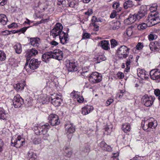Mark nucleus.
Returning a JSON list of instances; mask_svg holds the SVG:
<instances>
[{
  "label": "nucleus",
  "instance_id": "obj_1",
  "mask_svg": "<svg viewBox=\"0 0 160 160\" xmlns=\"http://www.w3.org/2000/svg\"><path fill=\"white\" fill-rule=\"evenodd\" d=\"M48 123L44 125H37L34 126L33 129L35 134L37 135H43L42 138L44 140H48L49 134L47 133L48 130L50 128Z\"/></svg>",
  "mask_w": 160,
  "mask_h": 160
},
{
  "label": "nucleus",
  "instance_id": "obj_2",
  "mask_svg": "<svg viewBox=\"0 0 160 160\" xmlns=\"http://www.w3.org/2000/svg\"><path fill=\"white\" fill-rule=\"evenodd\" d=\"M156 8L151 12L148 14L147 24L148 26H154L160 22V17L159 13L156 12Z\"/></svg>",
  "mask_w": 160,
  "mask_h": 160
},
{
  "label": "nucleus",
  "instance_id": "obj_3",
  "mask_svg": "<svg viewBox=\"0 0 160 160\" xmlns=\"http://www.w3.org/2000/svg\"><path fill=\"white\" fill-rule=\"evenodd\" d=\"M129 49L125 46H122L117 50V55L120 59L126 58L128 55Z\"/></svg>",
  "mask_w": 160,
  "mask_h": 160
},
{
  "label": "nucleus",
  "instance_id": "obj_4",
  "mask_svg": "<svg viewBox=\"0 0 160 160\" xmlns=\"http://www.w3.org/2000/svg\"><path fill=\"white\" fill-rule=\"evenodd\" d=\"M63 27L62 24L60 23H57L55 25L54 28L50 31V34L53 38H55L57 36L60 35L62 32Z\"/></svg>",
  "mask_w": 160,
  "mask_h": 160
},
{
  "label": "nucleus",
  "instance_id": "obj_5",
  "mask_svg": "<svg viewBox=\"0 0 160 160\" xmlns=\"http://www.w3.org/2000/svg\"><path fill=\"white\" fill-rule=\"evenodd\" d=\"M16 138H13L11 140V143L13 146L17 148H20L25 143L24 138H22L20 136H15Z\"/></svg>",
  "mask_w": 160,
  "mask_h": 160
},
{
  "label": "nucleus",
  "instance_id": "obj_6",
  "mask_svg": "<svg viewBox=\"0 0 160 160\" xmlns=\"http://www.w3.org/2000/svg\"><path fill=\"white\" fill-rule=\"evenodd\" d=\"M89 78L90 82L94 83L99 82L102 79V75L97 72H92L89 75Z\"/></svg>",
  "mask_w": 160,
  "mask_h": 160
},
{
  "label": "nucleus",
  "instance_id": "obj_7",
  "mask_svg": "<svg viewBox=\"0 0 160 160\" xmlns=\"http://www.w3.org/2000/svg\"><path fill=\"white\" fill-rule=\"evenodd\" d=\"M155 98L152 96H148L145 95L142 97L141 99L142 103L146 107L151 106L153 104Z\"/></svg>",
  "mask_w": 160,
  "mask_h": 160
},
{
  "label": "nucleus",
  "instance_id": "obj_8",
  "mask_svg": "<svg viewBox=\"0 0 160 160\" xmlns=\"http://www.w3.org/2000/svg\"><path fill=\"white\" fill-rule=\"evenodd\" d=\"M151 78L157 82H160V70L158 69L151 70L150 72Z\"/></svg>",
  "mask_w": 160,
  "mask_h": 160
},
{
  "label": "nucleus",
  "instance_id": "obj_9",
  "mask_svg": "<svg viewBox=\"0 0 160 160\" xmlns=\"http://www.w3.org/2000/svg\"><path fill=\"white\" fill-rule=\"evenodd\" d=\"M23 103V100L19 95L14 96L13 99V104L15 108L20 107Z\"/></svg>",
  "mask_w": 160,
  "mask_h": 160
},
{
  "label": "nucleus",
  "instance_id": "obj_10",
  "mask_svg": "<svg viewBox=\"0 0 160 160\" xmlns=\"http://www.w3.org/2000/svg\"><path fill=\"white\" fill-rule=\"evenodd\" d=\"M49 122L52 126H56L59 125L60 123V120L58 115L55 114H50L48 118Z\"/></svg>",
  "mask_w": 160,
  "mask_h": 160
},
{
  "label": "nucleus",
  "instance_id": "obj_11",
  "mask_svg": "<svg viewBox=\"0 0 160 160\" xmlns=\"http://www.w3.org/2000/svg\"><path fill=\"white\" fill-rule=\"evenodd\" d=\"M139 19L137 14H130L128 18L124 20V22L126 24L129 25L134 23L137 20Z\"/></svg>",
  "mask_w": 160,
  "mask_h": 160
},
{
  "label": "nucleus",
  "instance_id": "obj_12",
  "mask_svg": "<svg viewBox=\"0 0 160 160\" xmlns=\"http://www.w3.org/2000/svg\"><path fill=\"white\" fill-rule=\"evenodd\" d=\"M66 66L69 72L76 71L78 70L76 62L72 61H68L67 63Z\"/></svg>",
  "mask_w": 160,
  "mask_h": 160
},
{
  "label": "nucleus",
  "instance_id": "obj_13",
  "mask_svg": "<svg viewBox=\"0 0 160 160\" xmlns=\"http://www.w3.org/2000/svg\"><path fill=\"white\" fill-rule=\"evenodd\" d=\"M52 52V58L58 60H60L62 59L63 53L61 50L59 49H56Z\"/></svg>",
  "mask_w": 160,
  "mask_h": 160
},
{
  "label": "nucleus",
  "instance_id": "obj_14",
  "mask_svg": "<svg viewBox=\"0 0 160 160\" xmlns=\"http://www.w3.org/2000/svg\"><path fill=\"white\" fill-rule=\"evenodd\" d=\"M147 14V7L146 6H141L139 11L137 14L139 19H141L145 16Z\"/></svg>",
  "mask_w": 160,
  "mask_h": 160
},
{
  "label": "nucleus",
  "instance_id": "obj_15",
  "mask_svg": "<svg viewBox=\"0 0 160 160\" xmlns=\"http://www.w3.org/2000/svg\"><path fill=\"white\" fill-rule=\"evenodd\" d=\"M40 63V62L37 59H32L30 61L29 66L30 69L34 70L38 67Z\"/></svg>",
  "mask_w": 160,
  "mask_h": 160
},
{
  "label": "nucleus",
  "instance_id": "obj_16",
  "mask_svg": "<svg viewBox=\"0 0 160 160\" xmlns=\"http://www.w3.org/2000/svg\"><path fill=\"white\" fill-rule=\"evenodd\" d=\"M120 26V22L118 21H112L109 23L108 28L110 29L116 30L118 29Z\"/></svg>",
  "mask_w": 160,
  "mask_h": 160
},
{
  "label": "nucleus",
  "instance_id": "obj_17",
  "mask_svg": "<svg viewBox=\"0 0 160 160\" xmlns=\"http://www.w3.org/2000/svg\"><path fill=\"white\" fill-rule=\"evenodd\" d=\"M65 132L67 133H72L75 131V128L73 125L70 123L65 124Z\"/></svg>",
  "mask_w": 160,
  "mask_h": 160
},
{
  "label": "nucleus",
  "instance_id": "obj_18",
  "mask_svg": "<svg viewBox=\"0 0 160 160\" xmlns=\"http://www.w3.org/2000/svg\"><path fill=\"white\" fill-rule=\"evenodd\" d=\"M52 58V52H48L43 54L42 57V60L47 63L48 62L49 60Z\"/></svg>",
  "mask_w": 160,
  "mask_h": 160
},
{
  "label": "nucleus",
  "instance_id": "obj_19",
  "mask_svg": "<svg viewBox=\"0 0 160 160\" xmlns=\"http://www.w3.org/2000/svg\"><path fill=\"white\" fill-rule=\"evenodd\" d=\"M38 53V51L34 48L28 50L26 53V56L27 58H30L35 56Z\"/></svg>",
  "mask_w": 160,
  "mask_h": 160
},
{
  "label": "nucleus",
  "instance_id": "obj_20",
  "mask_svg": "<svg viewBox=\"0 0 160 160\" xmlns=\"http://www.w3.org/2000/svg\"><path fill=\"white\" fill-rule=\"evenodd\" d=\"M93 109V107L89 105H87L82 108V113L83 115H86L89 114Z\"/></svg>",
  "mask_w": 160,
  "mask_h": 160
},
{
  "label": "nucleus",
  "instance_id": "obj_21",
  "mask_svg": "<svg viewBox=\"0 0 160 160\" xmlns=\"http://www.w3.org/2000/svg\"><path fill=\"white\" fill-rule=\"evenodd\" d=\"M149 48L152 51H158L159 47V42L157 41H155L151 42L149 44Z\"/></svg>",
  "mask_w": 160,
  "mask_h": 160
},
{
  "label": "nucleus",
  "instance_id": "obj_22",
  "mask_svg": "<svg viewBox=\"0 0 160 160\" xmlns=\"http://www.w3.org/2000/svg\"><path fill=\"white\" fill-rule=\"evenodd\" d=\"M60 42L62 44H64L66 43L68 41V37L66 34L64 32H62V33L59 35Z\"/></svg>",
  "mask_w": 160,
  "mask_h": 160
},
{
  "label": "nucleus",
  "instance_id": "obj_23",
  "mask_svg": "<svg viewBox=\"0 0 160 160\" xmlns=\"http://www.w3.org/2000/svg\"><path fill=\"white\" fill-rule=\"evenodd\" d=\"M99 146L104 150L108 152L111 151L112 148L110 146L108 145L105 142L102 141L99 144Z\"/></svg>",
  "mask_w": 160,
  "mask_h": 160
},
{
  "label": "nucleus",
  "instance_id": "obj_24",
  "mask_svg": "<svg viewBox=\"0 0 160 160\" xmlns=\"http://www.w3.org/2000/svg\"><path fill=\"white\" fill-rule=\"evenodd\" d=\"M39 100L42 104H47L50 101V98L46 94L42 95L40 96Z\"/></svg>",
  "mask_w": 160,
  "mask_h": 160
},
{
  "label": "nucleus",
  "instance_id": "obj_25",
  "mask_svg": "<svg viewBox=\"0 0 160 160\" xmlns=\"http://www.w3.org/2000/svg\"><path fill=\"white\" fill-rule=\"evenodd\" d=\"M38 7L40 8L41 12L44 11L48 8L47 3L43 0L40 1L38 2Z\"/></svg>",
  "mask_w": 160,
  "mask_h": 160
},
{
  "label": "nucleus",
  "instance_id": "obj_26",
  "mask_svg": "<svg viewBox=\"0 0 160 160\" xmlns=\"http://www.w3.org/2000/svg\"><path fill=\"white\" fill-rule=\"evenodd\" d=\"M37 158L36 154L31 151H29L27 154V160H35Z\"/></svg>",
  "mask_w": 160,
  "mask_h": 160
},
{
  "label": "nucleus",
  "instance_id": "obj_27",
  "mask_svg": "<svg viewBox=\"0 0 160 160\" xmlns=\"http://www.w3.org/2000/svg\"><path fill=\"white\" fill-rule=\"evenodd\" d=\"M151 120H149V122H148V127L149 128H155L158 125L157 121L153 118H151Z\"/></svg>",
  "mask_w": 160,
  "mask_h": 160
},
{
  "label": "nucleus",
  "instance_id": "obj_28",
  "mask_svg": "<svg viewBox=\"0 0 160 160\" xmlns=\"http://www.w3.org/2000/svg\"><path fill=\"white\" fill-rule=\"evenodd\" d=\"M40 40L38 38H33L30 39L31 44L34 47H38L39 44Z\"/></svg>",
  "mask_w": 160,
  "mask_h": 160
},
{
  "label": "nucleus",
  "instance_id": "obj_29",
  "mask_svg": "<svg viewBox=\"0 0 160 160\" xmlns=\"http://www.w3.org/2000/svg\"><path fill=\"white\" fill-rule=\"evenodd\" d=\"M101 46L102 48L105 50L110 49L109 42L108 40H102L101 41Z\"/></svg>",
  "mask_w": 160,
  "mask_h": 160
},
{
  "label": "nucleus",
  "instance_id": "obj_30",
  "mask_svg": "<svg viewBox=\"0 0 160 160\" xmlns=\"http://www.w3.org/2000/svg\"><path fill=\"white\" fill-rule=\"evenodd\" d=\"M24 86V83H18L14 85V88L18 92L21 91L22 90Z\"/></svg>",
  "mask_w": 160,
  "mask_h": 160
},
{
  "label": "nucleus",
  "instance_id": "obj_31",
  "mask_svg": "<svg viewBox=\"0 0 160 160\" xmlns=\"http://www.w3.org/2000/svg\"><path fill=\"white\" fill-rule=\"evenodd\" d=\"M133 58V56L132 55L129 56L128 58L127 59V61L126 63V68L125 71L128 72V70H129L130 65L131 62H132V59Z\"/></svg>",
  "mask_w": 160,
  "mask_h": 160
},
{
  "label": "nucleus",
  "instance_id": "obj_32",
  "mask_svg": "<svg viewBox=\"0 0 160 160\" xmlns=\"http://www.w3.org/2000/svg\"><path fill=\"white\" fill-rule=\"evenodd\" d=\"M137 74L138 77L142 79H143L145 78L146 72L144 70H142L141 69H138L137 71Z\"/></svg>",
  "mask_w": 160,
  "mask_h": 160
},
{
  "label": "nucleus",
  "instance_id": "obj_33",
  "mask_svg": "<svg viewBox=\"0 0 160 160\" xmlns=\"http://www.w3.org/2000/svg\"><path fill=\"white\" fill-rule=\"evenodd\" d=\"M8 22L7 16L4 14H0V23L3 25H5Z\"/></svg>",
  "mask_w": 160,
  "mask_h": 160
},
{
  "label": "nucleus",
  "instance_id": "obj_34",
  "mask_svg": "<svg viewBox=\"0 0 160 160\" xmlns=\"http://www.w3.org/2000/svg\"><path fill=\"white\" fill-rule=\"evenodd\" d=\"M113 126L112 124L107 125L104 128V129L107 134H109L112 131Z\"/></svg>",
  "mask_w": 160,
  "mask_h": 160
},
{
  "label": "nucleus",
  "instance_id": "obj_35",
  "mask_svg": "<svg viewBox=\"0 0 160 160\" xmlns=\"http://www.w3.org/2000/svg\"><path fill=\"white\" fill-rule=\"evenodd\" d=\"M122 129L125 133H127L129 132L131 130L129 124L127 123L124 124L122 126Z\"/></svg>",
  "mask_w": 160,
  "mask_h": 160
},
{
  "label": "nucleus",
  "instance_id": "obj_36",
  "mask_svg": "<svg viewBox=\"0 0 160 160\" xmlns=\"http://www.w3.org/2000/svg\"><path fill=\"white\" fill-rule=\"evenodd\" d=\"M134 30L133 27L131 26L127 28L126 30V33L128 37L131 36L133 34Z\"/></svg>",
  "mask_w": 160,
  "mask_h": 160
},
{
  "label": "nucleus",
  "instance_id": "obj_37",
  "mask_svg": "<svg viewBox=\"0 0 160 160\" xmlns=\"http://www.w3.org/2000/svg\"><path fill=\"white\" fill-rule=\"evenodd\" d=\"M14 48L17 53L20 54L22 51L21 45L19 43L16 44L14 46Z\"/></svg>",
  "mask_w": 160,
  "mask_h": 160
},
{
  "label": "nucleus",
  "instance_id": "obj_38",
  "mask_svg": "<svg viewBox=\"0 0 160 160\" xmlns=\"http://www.w3.org/2000/svg\"><path fill=\"white\" fill-rule=\"evenodd\" d=\"M64 155L68 157H70L72 154V151L70 148L66 147L64 149Z\"/></svg>",
  "mask_w": 160,
  "mask_h": 160
},
{
  "label": "nucleus",
  "instance_id": "obj_39",
  "mask_svg": "<svg viewBox=\"0 0 160 160\" xmlns=\"http://www.w3.org/2000/svg\"><path fill=\"white\" fill-rule=\"evenodd\" d=\"M7 113L2 109L0 108V119L5 120L7 117Z\"/></svg>",
  "mask_w": 160,
  "mask_h": 160
},
{
  "label": "nucleus",
  "instance_id": "obj_40",
  "mask_svg": "<svg viewBox=\"0 0 160 160\" xmlns=\"http://www.w3.org/2000/svg\"><path fill=\"white\" fill-rule=\"evenodd\" d=\"M148 24L145 23H141L138 26V29L141 30L145 29L147 27Z\"/></svg>",
  "mask_w": 160,
  "mask_h": 160
},
{
  "label": "nucleus",
  "instance_id": "obj_41",
  "mask_svg": "<svg viewBox=\"0 0 160 160\" xmlns=\"http://www.w3.org/2000/svg\"><path fill=\"white\" fill-rule=\"evenodd\" d=\"M78 3L75 0H70L68 3V6L71 8H75L77 5Z\"/></svg>",
  "mask_w": 160,
  "mask_h": 160
},
{
  "label": "nucleus",
  "instance_id": "obj_42",
  "mask_svg": "<svg viewBox=\"0 0 160 160\" xmlns=\"http://www.w3.org/2000/svg\"><path fill=\"white\" fill-rule=\"evenodd\" d=\"M148 123H147V121H145V120H144L142 122L141 124V125L143 129L147 131H149L148 129L149 128L148 127Z\"/></svg>",
  "mask_w": 160,
  "mask_h": 160
},
{
  "label": "nucleus",
  "instance_id": "obj_43",
  "mask_svg": "<svg viewBox=\"0 0 160 160\" xmlns=\"http://www.w3.org/2000/svg\"><path fill=\"white\" fill-rule=\"evenodd\" d=\"M97 61L96 62V63H99L102 61L105 60L106 59V58L103 55L99 56L97 58Z\"/></svg>",
  "mask_w": 160,
  "mask_h": 160
},
{
  "label": "nucleus",
  "instance_id": "obj_44",
  "mask_svg": "<svg viewBox=\"0 0 160 160\" xmlns=\"http://www.w3.org/2000/svg\"><path fill=\"white\" fill-rule=\"evenodd\" d=\"M6 59L5 54L3 51L0 50V61H4Z\"/></svg>",
  "mask_w": 160,
  "mask_h": 160
},
{
  "label": "nucleus",
  "instance_id": "obj_45",
  "mask_svg": "<svg viewBox=\"0 0 160 160\" xmlns=\"http://www.w3.org/2000/svg\"><path fill=\"white\" fill-rule=\"evenodd\" d=\"M82 151L84 153L88 152L90 151L89 145L87 144H85L82 148Z\"/></svg>",
  "mask_w": 160,
  "mask_h": 160
},
{
  "label": "nucleus",
  "instance_id": "obj_46",
  "mask_svg": "<svg viewBox=\"0 0 160 160\" xmlns=\"http://www.w3.org/2000/svg\"><path fill=\"white\" fill-rule=\"evenodd\" d=\"M52 103L55 107L60 106L61 103V102L56 100L55 99H52Z\"/></svg>",
  "mask_w": 160,
  "mask_h": 160
},
{
  "label": "nucleus",
  "instance_id": "obj_47",
  "mask_svg": "<svg viewBox=\"0 0 160 160\" xmlns=\"http://www.w3.org/2000/svg\"><path fill=\"white\" fill-rule=\"evenodd\" d=\"M111 47L112 48H114L118 44L117 41L114 39H112L110 40Z\"/></svg>",
  "mask_w": 160,
  "mask_h": 160
},
{
  "label": "nucleus",
  "instance_id": "obj_48",
  "mask_svg": "<svg viewBox=\"0 0 160 160\" xmlns=\"http://www.w3.org/2000/svg\"><path fill=\"white\" fill-rule=\"evenodd\" d=\"M88 68L86 69L85 68L82 69V75L86 77L88 76L89 74L88 73Z\"/></svg>",
  "mask_w": 160,
  "mask_h": 160
},
{
  "label": "nucleus",
  "instance_id": "obj_49",
  "mask_svg": "<svg viewBox=\"0 0 160 160\" xmlns=\"http://www.w3.org/2000/svg\"><path fill=\"white\" fill-rule=\"evenodd\" d=\"M32 141L34 144H38L41 143V139L40 138L37 136L33 139Z\"/></svg>",
  "mask_w": 160,
  "mask_h": 160
},
{
  "label": "nucleus",
  "instance_id": "obj_50",
  "mask_svg": "<svg viewBox=\"0 0 160 160\" xmlns=\"http://www.w3.org/2000/svg\"><path fill=\"white\" fill-rule=\"evenodd\" d=\"M54 79H53L52 78L51 80L52 81V82L53 84H54V85L56 88H57L59 86V83L58 81L57 78H54L53 77Z\"/></svg>",
  "mask_w": 160,
  "mask_h": 160
},
{
  "label": "nucleus",
  "instance_id": "obj_51",
  "mask_svg": "<svg viewBox=\"0 0 160 160\" xmlns=\"http://www.w3.org/2000/svg\"><path fill=\"white\" fill-rule=\"evenodd\" d=\"M143 47V44L142 43L139 42L136 46V48H133V49H135L136 48L137 50H141L142 48Z\"/></svg>",
  "mask_w": 160,
  "mask_h": 160
},
{
  "label": "nucleus",
  "instance_id": "obj_52",
  "mask_svg": "<svg viewBox=\"0 0 160 160\" xmlns=\"http://www.w3.org/2000/svg\"><path fill=\"white\" fill-rule=\"evenodd\" d=\"M79 93L78 92H73L71 93V96H72L73 98L77 99L79 96Z\"/></svg>",
  "mask_w": 160,
  "mask_h": 160
},
{
  "label": "nucleus",
  "instance_id": "obj_53",
  "mask_svg": "<svg viewBox=\"0 0 160 160\" xmlns=\"http://www.w3.org/2000/svg\"><path fill=\"white\" fill-rule=\"evenodd\" d=\"M113 156L112 157L110 160H118L117 157L119 155V153L117 152L113 153Z\"/></svg>",
  "mask_w": 160,
  "mask_h": 160
},
{
  "label": "nucleus",
  "instance_id": "obj_54",
  "mask_svg": "<svg viewBox=\"0 0 160 160\" xmlns=\"http://www.w3.org/2000/svg\"><path fill=\"white\" fill-rule=\"evenodd\" d=\"M8 28H17L18 27L17 24L15 22H13L11 24L8 25Z\"/></svg>",
  "mask_w": 160,
  "mask_h": 160
},
{
  "label": "nucleus",
  "instance_id": "obj_55",
  "mask_svg": "<svg viewBox=\"0 0 160 160\" xmlns=\"http://www.w3.org/2000/svg\"><path fill=\"white\" fill-rule=\"evenodd\" d=\"M157 36L155 34H151L148 36V38L149 41H152L157 38Z\"/></svg>",
  "mask_w": 160,
  "mask_h": 160
},
{
  "label": "nucleus",
  "instance_id": "obj_56",
  "mask_svg": "<svg viewBox=\"0 0 160 160\" xmlns=\"http://www.w3.org/2000/svg\"><path fill=\"white\" fill-rule=\"evenodd\" d=\"M10 32L11 31H9L8 30L2 31L0 33V35L3 36L8 35L11 34Z\"/></svg>",
  "mask_w": 160,
  "mask_h": 160
},
{
  "label": "nucleus",
  "instance_id": "obj_57",
  "mask_svg": "<svg viewBox=\"0 0 160 160\" xmlns=\"http://www.w3.org/2000/svg\"><path fill=\"white\" fill-rule=\"evenodd\" d=\"M125 93L126 92L124 90H120V92L117 94V96L119 98H121Z\"/></svg>",
  "mask_w": 160,
  "mask_h": 160
},
{
  "label": "nucleus",
  "instance_id": "obj_58",
  "mask_svg": "<svg viewBox=\"0 0 160 160\" xmlns=\"http://www.w3.org/2000/svg\"><path fill=\"white\" fill-rule=\"evenodd\" d=\"M117 76L119 79H122L124 78V74L121 72H119L117 74Z\"/></svg>",
  "mask_w": 160,
  "mask_h": 160
},
{
  "label": "nucleus",
  "instance_id": "obj_59",
  "mask_svg": "<svg viewBox=\"0 0 160 160\" xmlns=\"http://www.w3.org/2000/svg\"><path fill=\"white\" fill-rule=\"evenodd\" d=\"M78 102L80 103H82L84 101V98L82 96H80L76 99Z\"/></svg>",
  "mask_w": 160,
  "mask_h": 160
},
{
  "label": "nucleus",
  "instance_id": "obj_60",
  "mask_svg": "<svg viewBox=\"0 0 160 160\" xmlns=\"http://www.w3.org/2000/svg\"><path fill=\"white\" fill-rule=\"evenodd\" d=\"M117 12L116 11L114 10L112 12L110 15V18H114L116 16Z\"/></svg>",
  "mask_w": 160,
  "mask_h": 160
},
{
  "label": "nucleus",
  "instance_id": "obj_61",
  "mask_svg": "<svg viewBox=\"0 0 160 160\" xmlns=\"http://www.w3.org/2000/svg\"><path fill=\"white\" fill-rule=\"evenodd\" d=\"M93 13V12L92 9H89L87 12H86L85 13V14L86 15H88L89 16L90 15L92 14Z\"/></svg>",
  "mask_w": 160,
  "mask_h": 160
},
{
  "label": "nucleus",
  "instance_id": "obj_62",
  "mask_svg": "<svg viewBox=\"0 0 160 160\" xmlns=\"http://www.w3.org/2000/svg\"><path fill=\"white\" fill-rule=\"evenodd\" d=\"M90 36V35L89 33L85 32L83 34L82 38L83 39L89 38Z\"/></svg>",
  "mask_w": 160,
  "mask_h": 160
},
{
  "label": "nucleus",
  "instance_id": "obj_63",
  "mask_svg": "<svg viewBox=\"0 0 160 160\" xmlns=\"http://www.w3.org/2000/svg\"><path fill=\"white\" fill-rule=\"evenodd\" d=\"M113 101V99L112 98L109 99L106 102V105L108 106Z\"/></svg>",
  "mask_w": 160,
  "mask_h": 160
},
{
  "label": "nucleus",
  "instance_id": "obj_64",
  "mask_svg": "<svg viewBox=\"0 0 160 160\" xmlns=\"http://www.w3.org/2000/svg\"><path fill=\"white\" fill-rule=\"evenodd\" d=\"M127 3H128V6H129V8L132 7L133 6V3L131 1H127Z\"/></svg>",
  "mask_w": 160,
  "mask_h": 160
}]
</instances>
